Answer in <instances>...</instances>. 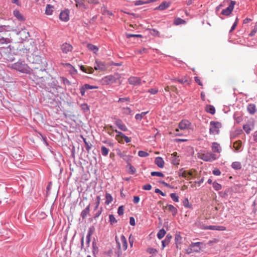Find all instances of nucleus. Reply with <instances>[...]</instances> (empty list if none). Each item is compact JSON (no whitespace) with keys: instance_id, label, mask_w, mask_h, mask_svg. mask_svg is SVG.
Listing matches in <instances>:
<instances>
[{"instance_id":"obj_1","label":"nucleus","mask_w":257,"mask_h":257,"mask_svg":"<svg viewBox=\"0 0 257 257\" xmlns=\"http://www.w3.org/2000/svg\"><path fill=\"white\" fill-rule=\"evenodd\" d=\"M9 67L11 69H15L24 73H30L31 70L25 61L21 59L16 63L9 65Z\"/></svg>"},{"instance_id":"obj_2","label":"nucleus","mask_w":257,"mask_h":257,"mask_svg":"<svg viewBox=\"0 0 257 257\" xmlns=\"http://www.w3.org/2000/svg\"><path fill=\"white\" fill-rule=\"evenodd\" d=\"M199 159L205 162H212L217 159L216 155L211 152L199 153L198 154Z\"/></svg>"},{"instance_id":"obj_3","label":"nucleus","mask_w":257,"mask_h":257,"mask_svg":"<svg viewBox=\"0 0 257 257\" xmlns=\"http://www.w3.org/2000/svg\"><path fill=\"white\" fill-rule=\"evenodd\" d=\"M210 134L217 135L219 133V128L221 127V123L218 121H211L210 122Z\"/></svg>"},{"instance_id":"obj_4","label":"nucleus","mask_w":257,"mask_h":257,"mask_svg":"<svg viewBox=\"0 0 257 257\" xmlns=\"http://www.w3.org/2000/svg\"><path fill=\"white\" fill-rule=\"evenodd\" d=\"M109 66L110 65L108 63H106L105 62L101 61L98 60H96L94 67L96 70L103 71L106 70Z\"/></svg>"},{"instance_id":"obj_5","label":"nucleus","mask_w":257,"mask_h":257,"mask_svg":"<svg viewBox=\"0 0 257 257\" xmlns=\"http://www.w3.org/2000/svg\"><path fill=\"white\" fill-rule=\"evenodd\" d=\"M235 1H231L229 3L228 6L224 9H223L220 15H222L225 16H229L231 14L233 10L234 5H235Z\"/></svg>"},{"instance_id":"obj_6","label":"nucleus","mask_w":257,"mask_h":257,"mask_svg":"<svg viewBox=\"0 0 257 257\" xmlns=\"http://www.w3.org/2000/svg\"><path fill=\"white\" fill-rule=\"evenodd\" d=\"M102 81L104 85H109L115 83L116 78L113 75H110L104 77Z\"/></svg>"},{"instance_id":"obj_7","label":"nucleus","mask_w":257,"mask_h":257,"mask_svg":"<svg viewBox=\"0 0 257 257\" xmlns=\"http://www.w3.org/2000/svg\"><path fill=\"white\" fill-rule=\"evenodd\" d=\"M202 229L205 230H219L224 231L226 228L224 226L221 225H207L204 226Z\"/></svg>"},{"instance_id":"obj_8","label":"nucleus","mask_w":257,"mask_h":257,"mask_svg":"<svg viewBox=\"0 0 257 257\" xmlns=\"http://www.w3.org/2000/svg\"><path fill=\"white\" fill-rule=\"evenodd\" d=\"M128 81L130 84L134 86L140 85L142 83L141 79L140 77L135 76L130 77L128 79Z\"/></svg>"},{"instance_id":"obj_9","label":"nucleus","mask_w":257,"mask_h":257,"mask_svg":"<svg viewBox=\"0 0 257 257\" xmlns=\"http://www.w3.org/2000/svg\"><path fill=\"white\" fill-rule=\"evenodd\" d=\"M117 154L124 161L126 162L127 164H129V163L132 161V156L131 155H127L125 152H122L119 150L117 152Z\"/></svg>"},{"instance_id":"obj_10","label":"nucleus","mask_w":257,"mask_h":257,"mask_svg":"<svg viewBox=\"0 0 257 257\" xmlns=\"http://www.w3.org/2000/svg\"><path fill=\"white\" fill-rule=\"evenodd\" d=\"M98 87L96 86L90 85L88 84H85L82 86L80 88V93L82 96H85V91L88 89H96Z\"/></svg>"},{"instance_id":"obj_11","label":"nucleus","mask_w":257,"mask_h":257,"mask_svg":"<svg viewBox=\"0 0 257 257\" xmlns=\"http://www.w3.org/2000/svg\"><path fill=\"white\" fill-rule=\"evenodd\" d=\"M61 50L63 53L67 54L73 50V47L69 43H65L61 46Z\"/></svg>"},{"instance_id":"obj_12","label":"nucleus","mask_w":257,"mask_h":257,"mask_svg":"<svg viewBox=\"0 0 257 257\" xmlns=\"http://www.w3.org/2000/svg\"><path fill=\"white\" fill-rule=\"evenodd\" d=\"M59 18L62 21L67 22L69 20V11L68 9L62 11L59 15Z\"/></svg>"},{"instance_id":"obj_13","label":"nucleus","mask_w":257,"mask_h":257,"mask_svg":"<svg viewBox=\"0 0 257 257\" xmlns=\"http://www.w3.org/2000/svg\"><path fill=\"white\" fill-rule=\"evenodd\" d=\"M114 124L122 131L126 132L128 129L120 119H116Z\"/></svg>"},{"instance_id":"obj_14","label":"nucleus","mask_w":257,"mask_h":257,"mask_svg":"<svg viewBox=\"0 0 257 257\" xmlns=\"http://www.w3.org/2000/svg\"><path fill=\"white\" fill-rule=\"evenodd\" d=\"M76 7L80 9L85 10L88 9V6L85 4L84 0H74Z\"/></svg>"},{"instance_id":"obj_15","label":"nucleus","mask_w":257,"mask_h":257,"mask_svg":"<svg viewBox=\"0 0 257 257\" xmlns=\"http://www.w3.org/2000/svg\"><path fill=\"white\" fill-rule=\"evenodd\" d=\"M191 125V123L189 122V121L184 119L181 120L179 123V127L181 130H185L188 128Z\"/></svg>"},{"instance_id":"obj_16","label":"nucleus","mask_w":257,"mask_h":257,"mask_svg":"<svg viewBox=\"0 0 257 257\" xmlns=\"http://www.w3.org/2000/svg\"><path fill=\"white\" fill-rule=\"evenodd\" d=\"M233 148L234 149V152L239 153L242 151V142L238 140L235 141L233 145Z\"/></svg>"},{"instance_id":"obj_17","label":"nucleus","mask_w":257,"mask_h":257,"mask_svg":"<svg viewBox=\"0 0 257 257\" xmlns=\"http://www.w3.org/2000/svg\"><path fill=\"white\" fill-rule=\"evenodd\" d=\"M177 152H174L171 154V162L174 165L177 166L179 164L180 159L179 157L177 156Z\"/></svg>"},{"instance_id":"obj_18","label":"nucleus","mask_w":257,"mask_h":257,"mask_svg":"<svg viewBox=\"0 0 257 257\" xmlns=\"http://www.w3.org/2000/svg\"><path fill=\"white\" fill-rule=\"evenodd\" d=\"M170 3L167 2H163L158 7H156L155 10L164 11L169 8L170 6Z\"/></svg>"},{"instance_id":"obj_19","label":"nucleus","mask_w":257,"mask_h":257,"mask_svg":"<svg viewBox=\"0 0 257 257\" xmlns=\"http://www.w3.org/2000/svg\"><path fill=\"white\" fill-rule=\"evenodd\" d=\"M211 148L214 153H220L221 152V148L220 145L216 142L212 143Z\"/></svg>"},{"instance_id":"obj_20","label":"nucleus","mask_w":257,"mask_h":257,"mask_svg":"<svg viewBox=\"0 0 257 257\" xmlns=\"http://www.w3.org/2000/svg\"><path fill=\"white\" fill-rule=\"evenodd\" d=\"M155 163L159 168H162L164 166V161L161 157H157L155 158Z\"/></svg>"},{"instance_id":"obj_21","label":"nucleus","mask_w":257,"mask_h":257,"mask_svg":"<svg viewBox=\"0 0 257 257\" xmlns=\"http://www.w3.org/2000/svg\"><path fill=\"white\" fill-rule=\"evenodd\" d=\"M90 204H89L84 209H83L81 212L80 216L82 218V219H85L86 217L89 214L90 212Z\"/></svg>"},{"instance_id":"obj_22","label":"nucleus","mask_w":257,"mask_h":257,"mask_svg":"<svg viewBox=\"0 0 257 257\" xmlns=\"http://www.w3.org/2000/svg\"><path fill=\"white\" fill-rule=\"evenodd\" d=\"M247 109L250 114H253L256 111L255 105L252 103L249 104L247 105Z\"/></svg>"},{"instance_id":"obj_23","label":"nucleus","mask_w":257,"mask_h":257,"mask_svg":"<svg viewBox=\"0 0 257 257\" xmlns=\"http://www.w3.org/2000/svg\"><path fill=\"white\" fill-rule=\"evenodd\" d=\"M54 11V7L50 4L46 6L45 10V14L47 15H51Z\"/></svg>"},{"instance_id":"obj_24","label":"nucleus","mask_w":257,"mask_h":257,"mask_svg":"<svg viewBox=\"0 0 257 257\" xmlns=\"http://www.w3.org/2000/svg\"><path fill=\"white\" fill-rule=\"evenodd\" d=\"M202 243L200 242H193L190 245L192 249L195 250H197L196 252H199L201 250V247L200 244H201Z\"/></svg>"},{"instance_id":"obj_25","label":"nucleus","mask_w":257,"mask_h":257,"mask_svg":"<svg viewBox=\"0 0 257 257\" xmlns=\"http://www.w3.org/2000/svg\"><path fill=\"white\" fill-rule=\"evenodd\" d=\"M13 14L19 20L21 21L25 20L24 17L18 10H14Z\"/></svg>"},{"instance_id":"obj_26","label":"nucleus","mask_w":257,"mask_h":257,"mask_svg":"<svg viewBox=\"0 0 257 257\" xmlns=\"http://www.w3.org/2000/svg\"><path fill=\"white\" fill-rule=\"evenodd\" d=\"M120 240L122 242V248L124 250H125L127 247V242L126 238L123 235H121Z\"/></svg>"},{"instance_id":"obj_27","label":"nucleus","mask_w":257,"mask_h":257,"mask_svg":"<svg viewBox=\"0 0 257 257\" xmlns=\"http://www.w3.org/2000/svg\"><path fill=\"white\" fill-rule=\"evenodd\" d=\"M169 210L172 212L173 215H175L177 213V209L172 205L167 204V206Z\"/></svg>"},{"instance_id":"obj_28","label":"nucleus","mask_w":257,"mask_h":257,"mask_svg":"<svg viewBox=\"0 0 257 257\" xmlns=\"http://www.w3.org/2000/svg\"><path fill=\"white\" fill-rule=\"evenodd\" d=\"M105 203L106 205L109 204L113 200V198L111 195L108 193H106L105 194Z\"/></svg>"},{"instance_id":"obj_29","label":"nucleus","mask_w":257,"mask_h":257,"mask_svg":"<svg viewBox=\"0 0 257 257\" xmlns=\"http://www.w3.org/2000/svg\"><path fill=\"white\" fill-rule=\"evenodd\" d=\"M206 111L211 114H214L215 112V109L212 105H208L206 107Z\"/></svg>"},{"instance_id":"obj_30","label":"nucleus","mask_w":257,"mask_h":257,"mask_svg":"<svg viewBox=\"0 0 257 257\" xmlns=\"http://www.w3.org/2000/svg\"><path fill=\"white\" fill-rule=\"evenodd\" d=\"M252 127L253 125L251 126L249 124H245L243 125V129L247 134H249L250 133Z\"/></svg>"},{"instance_id":"obj_31","label":"nucleus","mask_w":257,"mask_h":257,"mask_svg":"<svg viewBox=\"0 0 257 257\" xmlns=\"http://www.w3.org/2000/svg\"><path fill=\"white\" fill-rule=\"evenodd\" d=\"M231 167L235 170H239L241 168V165L239 162H234L231 164Z\"/></svg>"},{"instance_id":"obj_32","label":"nucleus","mask_w":257,"mask_h":257,"mask_svg":"<svg viewBox=\"0 0 257 257\" xmlns=\"http://www.w3.org/2000/svg\"><path fill=\"white\" fill-rule=\"evenodd\" d=\"M166 233V230L164 228L160 229L157 233V237L161 239H162Z\"/></svg>"},{"instance_id":"obj_33","label":"nucleus","mask_w":257,"mask_h":257,"mask_svg":"<svg viewBox=\"0 0 257 257\" xmlns=\"http://www.w3.org/2000/svg\"><path fill=\"white\" fill-rule=\"evenodd\" d=\"M4 59H6L8 61L12 62L15 60V57L11 53L8 54H6L4 56Z\"/></svg>"},{"instance_id":"obj_34","label":"nucleus","mask_w":257,"mask_h":257,"mask_svg":"<svg viewBox=\"0 0 257 257\" xmlns=\"http://www.w3.org/2000/svg\"><path fill=\"white\" fill-rule=\"evenodd\" d=\"M87 48L89 50L93 51L94 53H96L98 50V48L96 46L91 44H88L87 45Z\"/></svg>"},{"instance_id":"obj_35","label":"nucleus","mask_w":257,"mask_h":257,"mask_svg":"<svg viewBox=\"0 0 257 257\" xmlns=\"http://www.w3.org/2000/svg\"><path fill=\"white\" fill-rule=\"evenodd\" d=\"M186 23L185 21L180 18H176L174 21V24L175 25H179L181 24H184Z\"/></svg>"},{"instance_id":"obj_36","label":"nucleus","mask_w":257,"mask_h":257,"mask_svg":"<svg viewBox=\"0 0 257 257\" xmlns=\"http://www.w3.org/2000/svg\"><path fill=\"white\" fill-rule=\"evenodd\" d=\"M149 111L142 112L141 113H138L135 115V118L137 120H141L143 117L148 113Z\"/></svg>"},{"instance_id":"obj_37","label":"nucleus","mask_w":257,"mask_h":257,"mask_svg":"<svg viewBox=\"0 0 257 257\" xmlns=\"http://www.w3.org/2000/svg\"><path fill=\"white\" fill-rule=\"evenodd\" d=\"M187 171H186L185 170H184V168H182L181 169L179 170V171H178V175L180 177H182L183 178H186L187 177Z\"/></svg>"},{"instance_id":"obj_38","label":"nucleus","mask_w":257,"mask_h":257,"mask_svg":"<svg viewBox=\"0 0 257 257\" xmlns=\"http://www.w3.org/2000/svg\"><path fill=\"white\" fill-rule=\"evenodd\" d=\"M101 154L103 156H106L108 155L109 150L105 146H102L101 147Z\"/></svg>"},{"instance_id":"obj_39","label":"nucleus","mask_w":257,"mask_h":257,"mask_svg":"<svg viewBox=\"0 0 257 257\" xmlns=\"http://www.w3.org/2000/svg\"><path fill=\"white\" fill-rule=\"evenodd\" d=\"M181 240L182 237L181 236V235L179 234H176L175 236V240L177 247H178V244L181 243Z\"/></svg>"},{"instance_id":"obj_40","label":"nucleus","mask_w":257,"mask_h":257,"mask_svg":"<svg viewBox=\"0 0 257 257\" xmlns=\"http://www.w3.org/2000/svg\"><path fill=\"white\" fill-rule=\"evenodd\" d=\"M122 112L126 115L132 114V110L128 107H123L122 108Z\"/></svg>"},{"instance_id":"obj_41","label":"nucleus","mask_w":257,"mask_h":257,"mask_svg":"<svg viewBox=\"0 0 257 257\" xmlns=\"http://www.w3.org/2000/svg\"><path fill=\"white\" fill-rule=\"evenodd\" d=\"M109 222L111 225H113L117 222V221L115 219L114 216L112 214H110L109 215Z\"/></svg>"},{"instance_id":"obj_42","label":"nucleus","mask_w":257,"mask_h":257,"mask_svg":"<svg viewBox=\"0 0 257 257\" xmlns=\"http://www.w3.org/2000/svg\"><path fill=\"white\" fill-rule=\"evenodd\" d=\"M151 176H158V177H163L164 176V175L161 172L154 171V172H152L151 173Z\"/></svg>"},{"instance_id":"obj_43","label":"nucleus","mask_w":257,"mask_h":257,"mask_svg":"<svg viewBox=\"0 0 257 257\" xmlns=\"http://www.w3.org/2000/svg\"><path fill=\"white\" fill-rule=\"evenodd\" d=\"M213 187L216 191H219L221 190L222 188L221 185L216 182L213 183Z\"/></svg>"},{"instance_id":"obj_44","label":"nucleus","mask_w":257,"mask_h":257,"mask_svg":"<svg viewBox=\"0 0 257 257\" xmlns=\"http://www.w3.org/2000/svg\"><path fill=\"white\" fill-rule=\"evenodd\" d=\"M80 68L81 70L84 72L87 73H92V69L91 68H88L87 70L83 66L81 65L80 66Z\"/></svg>"},{"instance_id":"obj_45","label":"nucleus","mask_w":257,"mask_h":257,"mask_svg":"<svg viewBox=\"0 0 257 257\" xmlns=\"http://www.w3.org/2000/svg\"><path fill=\"white\" fill-rule=\"evenodd\" d=\"M171 199L175 202H179V197L176 193H173L170 194Z\"/></svg>"},{"instance_id":"obj_46","label":"nucleus","mask_w":257,"mask_h":257,"mask_svg":"<svg viewBox=\"0 0 257 257\" xmlns=\"http://www.w3.org/2000/svg\"><path fill=\"white\" fill-rule=\"evenodd\" d=\"M225 2H223V3H221L219 5H218L217 7H216L215 9V12L218 16H219V14H218L219 11L221 8L225 6Z\"/></svg>"},{"instance_id":"obj_47","label":"nucleus","mask_w":257,"mask_h":257,"mask_svg":"<svg viewBox=\"0 0 257 257\" xmlns=\"http://www.w3.org/2000/svg\"><path fill=\"white\" fill-rule=\"evenodd\" d=\"M100 200H101L100 196H97L96 198L95 206L94 207L95 210L98 208L99 205L100 204Z\"/></svg>"},{"instance_id":"obj_48","label":"nucleus","mask_w":257,"mask_h":257,"mask_svg":"<svg viewBox=\"0 0 257 257\" xmlns=\"http://www.w3.org/2000/svg\"><path fill=\"white\" fill-rule=\"evenodd\" d=\"M138 155L140 157H146L149 155V153L144 151H140L138 152Z\"/></svg>"},{"instance_id":"obj_49","label":"nucleus","mask_w":257,"mask_h":257,"mask_svg":"<svg viewBox=\"0 0 257 257\" xmlns=\"http://www.w3.org/2000/svg\"><path fill=\"white\" fill-rule=\"evenodd\" d=\"M128 165L129 166L128 172L131 174H134L136 171L135 168L130 164V162L128 164Z\"/></svg>"},{"instance_id":"obj_50","label":"nucleus","mask_w":257,"mask_h":257,"mask_svg":"<svg viewBox=\"0 0 257 257\" xmlns=\"http://www.w3.org/2000/svg\"><path fill=\"white\" fill-rule=\"evenodd\" d=\"M66 65L71 68V70H70V73L72 74H75L77 73V70L75 69V68L70 64L66 63Z\"/></svg>"},{"instance_id":"obj_51","label":"nucleus","mask_w":257,"mask_h":257,"mask_svg":"<svg viewBox=\"0 0 257 257\" xmlns=\"http://www.w3.org/2000/svg\"><path fill=\"white\" fill-rule=\"evenodd\" d=\"M185 251H186V253L187 254H190L191 253H193V252H194L195 251H197V250H195V249H192V248L191 247V245H190L188 246V247L185 249Z\"/></svg>"},{"instance_id":"obj_52","label":"nucleus","mask_w":257,"mask_h":257,"mask_svg":"<svg viewBox=\"0 0 257 257\" xmlns=\"http://www.w3.org/2000/svg\"><path fill=\"white\" fill-rule=\"evenodd\" d=\"M61 79L62 80V81L64 85H71L70 82L66 78L62 77H61Z\"/></svg>"},{"instance_id":"obj_53","label":"nucleus","mask_w":257,"mask_h":257,"mask_svg":"<svg viewBox=\"0 0 257 257\" xmlns=\"http://www.w3.org/2000/svg\"><path fill=\"white\" fill-rule=\"evenodd\" d=\"M148 4V2H147V1L144 2L143 0H137V1L135 2V6H140V5H142L144 4Z\"/></svg>"},{"instance_id":"obj_54","label":"nucleus","mask_w":257,"mask_h":257,"mask_svg":"<svg viewBox=\"0 0 257 257\" xmlns=\"http://www.w3.org/2000/svg\"><path fill=\"white\" fill-rule=\"evenodd\" d=\"M175 80L177 81L182 84H184L185 83H187L189 84V81L186 78H183L182 79H175Z\"/></svg>"},{"instance_id":"obj_55","label":"nucleus","mask_w":257,"mask_h":257,"mask_svg":"<svg viewBox=\"0 0 257 257\" xmlns=\"http://www.w3.org/2000/svg\"><path fill=\"white\" fill-rule=\"evenodd\" d=\"M92 147V145L89 143H86V144L85 145V147L86 150L88 153H89Z\"/></svg>"},{"instance_id":"obj_56","label":"nucleus","mask_w":257,"mask_h":257,"mask_svg":"<svg viewBox=\"0 0 257 257\" xmlns=\"http://www.w3.org/2000/svg\"><path fill=\"white\" fill-rule=\"evenodd\" d=\"M170 241L165 238L164 240L162 241V248L163 249L166 245H167L169 243Z\"/></svg>"},{"instance_id":"obj_57","label":"nucleus","mask_w":257,"mask_h":257,"mask_svg":"<svg viewBox=\"0 0 257 257\" xmlns=\"http://www.w3.org/2000/svg\"><path fill=\"white\" fill-rule=\"evenodd\" d=\"M124 213V208L123 206H120L118 207L117 210V213L119 215H122Z\"/></svg>"},{"instance_id":"obj_58","label":"nucleus","mask_w":257,"mask_h":257,"mask_svg":"<svg viewBox=\"0 0 257 257\" xmlns=\"http://www.w3.org/2000/svg\"><path fill=\"white\" fill-rule=\"evenodd\" d=\"M125 101L130 102V98L128 97L120 98H119L118 102H123Z\"/></svg>"},{"instance_id":"obj_59","label":"nucleus","mask_w":257,"mask_h":257,"mask_svg":"<svg viewBox=\"0 0 257 257\" xmlns=\"http://www.w3.org/2000/svg\"><path fill=\"white\" fill-rule=\"evenodd\" d=\"M257 32V25H255L253 29L251 31V32L249 33V36H253Z\"/></svg>"},{"instance_id":"obj_60","label":"nucleus","mask_w":257,"mask_h":257,"mask_svg":"<svg viewBox=\"0 0 257 257\" xmlns=\"http://www.w3.org/2000/svg\"><path fill=\"white\" fill-rule=\"evenodd\" d=\"M151 33L152 35L154 36H159V32L154 29H153L151 30Z\"/></svg>"},{"instance_id":"obj_61","label":"nucleus","mask_w":257,"mask_h":257,"mask_svg":"<svg viewBox=\"0 0 257 257\" xmlns=\"http://www.w3.org/2000/svg\"><path fill=\"white\" fill-rule=\"evenodd\" d=\"M9 42V39L8 38H4L2 37L0 38L1 44H8Z\"/></svg>"},{"instance_id":"obj_62","label":"nucleus","mask_w":257,"mask_h":257,"mask_svg":"<svg viewBox=\"0 0 257 257\" xmlns=\"http://www.w3.org/2000/svg\"><path fill=\"white\" fill-rule=\"evenodd\" d=\"M81 107V108L84 111H88L89 110V107L87 103L82 104Z\"/></svg>"},{"instance_id":"obj_63","label":"nucleus","mask_w":257,"mask_h":257,"mask_svg":"<svg viewBox=\"0 0 257 257\" xmlns=\"http://www.w3.org/2000/svg\"><path fill=\"white\" fill-rule=\"evenodd\" d=\"M148 92L150 93L151 94H156L158 93V90L156 88H151L148 90Z\"/></svg>"},{"instance_id":"obj_64","label":"nucleus","mask_w":257,"mask_h":257,"mask_svg":"<svg viewBox=\"0 0 257 257\" xmlns=\"http://www.w3.org/2000/svg\"><path fill=\"white\" fill-rule=\"evenodd\" d=\"M103 142L104 143V144H105L108 146H109V147H113V146H114L113 143H112L110 141L105 140V141H103Z\"/></svg>"}]
</instances>
